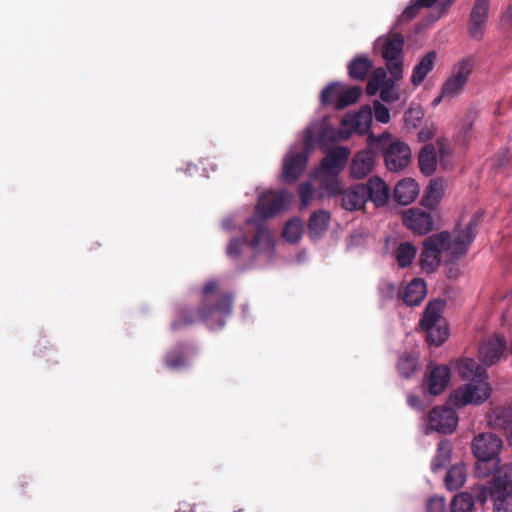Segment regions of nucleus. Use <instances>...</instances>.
<instances>
[{
  "label": "nucleus",
  "instance_id": "nucleus-1",
  "mask_svg": "<svg viewBox=\"0 0 512 512\" xmlns=\"http://www.w3.org/2000/svg\"><path fill=\"white\" fill-rule=\"evenodd\" d=\"M291 200L292 194L286 190H267L259 195L255 206L256 215L245 220L238 234L229 240L226 247L227 256L236 261L240 269L266 267L273 263L276 240L266 220L284 211Z\"/></svg>",
  "mask_w": 512,
  "mask_h": 512
},
{
  "label": "nucleus",
  "instance_id": "nucleus-2",
  "mask_svg": "<svg viewBox=\"0 0 512 512\" xmlns=\"http://www.w3.org/2000/svg\"><path fill=\"white\" fill-rule=\"evenodd\" d=\"M482 216L481 212H477L464 228L457 226L453 237L448 231L428 236L422 243V251L418 260L422 271L425 273L437 271L441 264L442 253H446L452 260L463 256L476 237V229Z\"/></svg>",
  "mask_w": 512,
  "mask_h": 512
},
{
  "label": "nucleus",
  "instance_id": "nucleus-3",
  "mask_svg": "<svg viewBox=\"0 0 512 512\" xmlns=\"http://www.w3.org/2000/svg\"><path fill=\"white\" fill-rule=\"evenodd\" d=\"M218 284L215 280L208 281L203 289V303L198 310L197 319L203 322L211 331L222 329L226 320L231 316L233 309L234 296L231 293H222L216 300L212 299L214 292L217 291ZM196 318L191 315L188 308H181L178 311L177 319L171 324V328L176 330L184 325L195 323Z\"/></svg>",
  "mask_w": 512,
  "mask_h": 512
},
{
  "label": "nucleus",
  "instance_id": "nucleus-4",
  "mask_svg": "<svg viewBox=\"0 0 512 512\" xmlns=\"http://www.w3.org/2000/svg\"><path fill=\"white\" fill-rule=\"evenodd\" d=\"M457 371L463 380L468 382L454 391L449 403L457 408L468 404L479 405L491 396L486 367L473 358H464L457 362Z\"/></svg>",
  "mask_w": 512,
  "mask_h": 512
},
{
  "label": "nucleus",
  "instance_id": "nucleus-5",
  "mask_svg": "<svg viewBox=\"0 0 512 512\" xmlns=\"http://www.w3.org/2000/svg\"><path fill=\"white\" fill-rule=\"evenodd\" d=\"M503 442L493 433H481L472 442V452L476 458L475 474L478 477L490 475L499 466V453Z\"/></svg>",
  "mask_w": 512,
  "mask_h": 512
},
{
  "label": "nucleus",
  "instance_id": "nucleus-6",
  "mask_svg": "<svg viewBox=\"0 0 512 512\" xmlns=\"http://www.w3.org/2000/svg\"><path fill=\"white\" fill-rule=\"evenodd\" d=\"M297 144L290 147L289 152L283 158L282 180L293 183L305 171L309 155L315 148L314 132L312 127H307L303 132V149L296 152Z\"/></svg>",
  "mask_w": 512,
  "mask_h": 512
},
{
  "label": "nucleus",
  "instance_id": "nucleus-7",
  "mask_svg": "<svg viewBox=\"0 0 512 512\" xmlns=\"http://www.w3.org/2000/svg\"><path fill=\"white\" fill-rule=\"evenodd\" d=\"M405 39L401 33L389 31L375 41V47H381V55L386 69L394 80L403 78Z\"/></svg>",
  "mask_w": 512,
  "mask_h": 512
},
{
  "label": "nucleus",
  "instance_id": "nucleus-8",
  "mask_svg": "<svg viewBox=\"0 0 512 512\" xmlns=\"http://www.w3.org/2000/svg\"><path fill=\"white\" fill-rule=\"evenodd\" d=\"M443 306L441 300L430 301L419 322L421 329L426 332V341L434 346H440L449 336L447 323L442 317Z\"/></svg>",
  "mask_w": 512,
  "mask_h": 512
},
{
  "label": "nucleus",
  "instance_id": "nucleus-9",
  "mask_svg": "<svg viewBox=\"0 0 512 512\" xmlns=\"http://www.w3.org/2000/svg\"><path fill=\"white\" fill-rule=\"evenodd\" d=\"M494 512H512V467L499 470L490 482Z\"/></svg>",
  "mask_w": 512,
  "mask_h": 512
},
{
  "label": "nucleus",
  "instance_id": "nucleus-10",
  "mask_svg": "<svg viewBox=\"0 0 512 512\" xmlns=\"http://www.w3.org/2000/svg\"><path fill=\"white\" fill-rule=\"evenodd\" d=\"M372 142H377L383 145L384 161L388 170L398 172L405 169L411 161V149L403 141H391L386 147L384 142L390 139L388 133H384L379 137H374L372 134L369 136Z\"/></svg>",
  "mask_w": 512,
  "mask_h": 512
},
{
  "label": "nucleus",
  "instance_id": "nucleus-11",
  "mask_svg": "<svg viewBox=\"0 0 512 512\" xmlns=\"http://www.w3.org/2000/svg\"><path fill=\"white\" fill-rule=\"evenodd\" d=\"M473 67V57H466L455 63L452 67L451 74L441 86L442 96H446V98H450L451 100L458 97L463 92L473 71Z\"/></svg>",
  "mask_w": 512,
  "mask_h": 512
},
{
  "label": "nucleus",
  "instance_id": "nucleus-12",
  "mask_svg": "<svg viewBox=\"0 0 512 512\" xmlns=\"http://www.w3.org/2000/svg\"><path fill=\"white\" fill-rule=\"evenodd\" d=\"M324 157L315 170L316 176H339L347 165L350 150L345 146L321 150Z\"/></svg>",
  "mask_w": 512,
  "mask_h": 512
},
{
  "label": "nucleus",
  "instance_id": "nucleus-13",
  "mask_svg": "<svg viewBox=\"0 0 512 512\" xmlns=\"http://www.w3.org/2000/svg\"><path fill=\"white\" fill-rule=\"evenodd\" d=\"M458 424V416L451 407H434L429 413V423L424 427V433L428 435L432 431L441 434L452 433Z\"/></svg>",
  "mask_w": 512,
  "mask_h": 512
},
{
  "label": "nucleus",
  "instance_id": "nucleus-14",
  "mask_svg": "<svg viewBox=\"0 0 512 512\" xmlns=\"http://www.w3.org/2000/svg\"><path fill=\"white\" fill-rule=\"evenodd\" d=\"M309 127H312L315 144L317 143L321 150L332 149L338 140H346L350 137V132H346L342 125L339 129H335L323 121L314 122Z\"/></svg>",
  "mask_w": 512,
  "mask_h": 512
},
{
  "label": "nucleus",
  "instance_id": "nucleus-15",
  "mask_svg": "<svg viewBox=\"0 0 512 512\" xmlns=\"http://www.w3.org/2000/svg\"><path fill=\"white\" fill-rule=\"evenodd\" d=\"M372 120V108L369 105H365L358 112L347 113L342 119V126L350 134L355 132L359 135H364L370 131Z\"/></svg>",
  "mask_w": 512,
  "mask_h": 512
},
{
  "label": "nucleus",
  "instance_id": "nucleus-16",
  "mask_svg": "<svg viewBox=\"0 0 512 512\" xmlns=\"http://www.w3.org/2000/svg\"><path fill=\"white\" fill-rule=\"evenodd\" d=\"M403 223L411 231L419 235L428 234L434 227L430 213L419 208H411L403 213Z\"/></svg>",
  "mask_w": 512,
  "mask_h": 512
},
{
  "label": "nucleus",
  "instance_id": "nucleus-17",
  "mask_svg": "<svg viewBox=\"0 0 512 512\" xmlns=\"http://www.w3.org/2000/svg\"><path fill=\"white\" fill-rule=\"evenodd\" d=\"M506 349V340L495 335L482 342L479 347V358L486 367H489L501 359Z\"/></svg>",
  "mask_w": 512,
  "mask_h": 512
},
{
  "label": "nucleus",
  "instance_id": "nucleus-18",
  "mask_svg": "<svg viewBox=\"0 0 512 512\" xmlns=\"http://www.w3.org/2000/svg\"><path fill=\"white\" fill-rule=\"evenodd\" d=\"M489 0H476L469 20L468 32L474 39H481L486 25Z\"/></svg>",
  "mask_w": 512,
  "mask_h": 512
},
{
  "label": "nucleus",
  "instance_id": "nucleus-19",
  "mask_svg": "<svg viewBox=\"0 0 512 512\" xmlns=\"http://www.w3.org/2000/svg\"><path fill=\"white\" fill-rule=\"evenodd\" d=\"M488 423L493 429L503 431L512 445V405L492 409L488 414Z\"/></svg>",
  "mask_w": 512,
  "mask_h": 512
},
{
  "label": "nucleus",
  "instance_id": "nucleus-20",
  "mask_svg": "<svg viewBox=\"0 0 512 512\" xmlns=\"http://www.w3.org/2000/svg\"><path fill=\"white\" fill-rule=\"evenodd\" d=\"M195 354L194 346L179 343L167 352L164 362L169 369L179 370L186 367L190 358Z\"/></svg>",
  "mask_w": 512,
  "mask_h": 512
},
{
  "label": "nucleus",
  "instance_id": "nucleus-21",
  "mask_svg": "<svg viewBox=\"0 0 512 512\" xmlns=\"http://www.w3.org/2000/svg\"><path fill=\"white\" fill-rule=\"evenodd\" d=\"M375 159L371 150L365 149L357 152L350 164V176L354 179H363L370 174L374 168Z\"/></svg>",
  "mask_w": 512,
  "mask_h": 512
},
{
  "label": "nucleus",
  "instance_id": "nucleus-22",
  "mask_svg": "<svg viewBox=\"0 0 512 512\" xmlns=\"http://www.w3.org/2000/svg\"><path fill=\"white\" fill-rule=\"evenodd\" d=\"M366 190L367 202L371 201L375 206H384L390 196V190L388 185L379 177H371L366 184H364Z\"/></svg>",
  "mask_w": 512,
  "mask_h": 512
},
{
  "label": "nucleus",
  "instance_id": "nucleus-23",
  "mask_svg": "<svg viewBox=\"0 0 512 512\" xmlns=\"http://www.w3.org/2000/svg\"><path fill=\"white\" fill-rule=\"evenodd\" d=\"M366 190L364 184H355L344 189L342 193V207L347 211L361 209L367 202Z\"/></svg>",
  "mask_w": 512,
  "mask_h": 512
},
{
  "label": "nucleus",
  "instance_id": "nucleus-24",
  "mask_svg": "<svg viewBox=\"0 0 512 512\" xmlns=\"http://www.w3.org/2000/svg\"><path fill=\"white\" fill-rule=\"evenodd\" d=\"M450 369L446 365H438L431 369L427 378V386L431 395H440L450 381Z\"/></svg>",
  "mask_w": 512,
  "mask_h": 512
},
{
  "label": "nucleus",
  "instance_id": "nucleus-25",
  "mask_svg": "<svg viewBox=\"0 0 512 512\" xmlns=\"http://www.w3.org/2000/svg\"><path fill=\"white\" fill-rule=\"evenodd\" d=\"M426 294V282L422 278H414L401 292V301L407 306H417L424 300Z\"/></svg>",
  "mask_w": 512,
  "mask_h": 512
},
{
  "label": "nucleus",
  "instance_id": "nucleus-26",
  "mask_svg": "<svg viewBox=\"0 0 512 512\" xmlns=\"http://www.w3.org/2000/svg\"><path fill=\"white\" fill-rule=\"evenodd\" d=\"M419 194V185L413 178L400 180L394 188V198L400 205L411 204Z\"/></svg>",
  "mask_w": 512,
  "mask_h": 512
},
{
  "label": "nucleus",
  "instance_id": "nucleus-27",
  "mask_svg": "<svg viewBox=\"0 0 512 512\" xmlns=\"http://www.w3.org/2000/svg\"><path fill=\"white\" fill-rule=\"evenodd\" d=\"M436 58L437 53L430 51L415 65L411 75V83L413 86L418 87L424 82L427 75L434 69Z\"/></svg>",
  "mask_w": 512,
  "mask_h": 512
},
{
  "label": "nucleus",
  "instance_id": "nucleus-28",
  "mask_svg": "<svg viewBox=\"0 0 512 512\" xmlns=\"http://www.w3.org/2000/svg\"><path fill=\"white\" fill-rule=\"evenodd\" d=\"M330 213L326 210H317L309 218L308 234L311 239H318L326 232L329 222Z\"/></svg>",
  "mask_w": 512,
  "mask_h": 512
},
{
  "label": "nucleus",
  "instance_id": "nucleus-29",
  "mask_svg": "<svg viewBox=\"0 0 512 512\" xmlns=\"http://www.w3.org/2000/svg\"><path fill=\"white\" fill-rule=\"evenodd\" d=\"M347 68L350 78L363 81L373 68V61L365 55H358L348 63Z\"/></svg>",
  "mask_w": 512,
  "mask_h": 512
},
{
  "label": "nucleus",
  "instance_id": "nucleus-30",
  "mask_svg": "<svg viewBox=\"0 0 512 512\" xmlns=\"http://www.w3.org/2000/svg\"><path fill=\"white\" fill-rule=\"evenodd\" d=\"M319 178V197L335 198L341 196L344 187L339 176H317Z\"/></svg>",
  "mask_w": 512,
  "mask_h": 512
},
{
  "label": "nucleus",
  "instance_id": "nucleus-31",
  "mask_svg": "<svg viewBox=\"0 0 512 512\" xmlns=\"http://www.w3.org/2000/svg\"><path fill=\"white\" fill-rule=\"evenodd\" d=\"M420 171L430 176L434 173L437 167L436 149L432 144L425 145L418 157Z\"/></svg>",
  "mask_w": 512,
  "mask_h": 512
},
{
  "label": "nucleus",
  "instance_id": "nucleus-32",
  "mask_svg": "<svg viewBox=\"0 0 512 512\" xmlns=\"http://www.w3.org/2000/svg\"><path fill=\"white\" fill-rule=\"evenodd\" d=\"M417 255V248L411 242H401L394 251L395 260L400 268L409 267Z\"/></svg>",
  "mask_w": 512,
  "mask_h": 512
},
{
  "label": "nucleus",
  "instance_id": "nucleus-33",
  "mask_svg": "<svg viewBox=\"0 0 512 512\" xmlns=\"http://www.w3.org/2000/svg\"><path fill=\"white\" fill-rule=\"evenodd\" d=\"M466 480V468L462 463L453 465L449 468L445 476V485L448 490H458L463 486Z\"/></svg>",
  "mask_w": 512,
  "mask_h": 512
},
{
  "label": "nucleus",
  "instance_id": "nucleus-34",
  "mask_svg": "<svg viewBox=\"0 0 512 512\" xmlns=\"http://www.w3.org/2000/svg\"><path fill=\"white\" fill-rule=\"evenodd\" d=\"M418 367V355L415 352H404L398 360L397 369L404 378L414 375Z\"/></svg>",
  "mask_w": 512,
  "mask_h": 512
},
{
  "label": "nucleus",
  "instance_id": "nucleus-35",
  "mask_svg": "<svg viewBox=\"0 0 512 512\" xmlns=\"http://www.w3.org/2000/svg\"><path fill=\"white\" fill-rule=\"evenodd\" d=\"M443 195V185L439 180H431L425 195L421 200L423 206L427 208H435L440 202Z\"/></svg>",
  "mask_w": 512,
  "mask_h": 512
},
{
  "label": "nucleus",
  "instance_id": "nucleus-36",
  "mask_svg": "<svg viewBox=\"0 0 512 512\" xmlns=\"http://www.w3.org/2000/svg\"><path fill=\"white\" fill-rule=\"evenodd\" d=\"M452 455V445L448 440H442L439 442L437 447V453L431 463V469L433 472L445 467L450 462Z\"/></svg>",
  "mask_w": 512,
  "mask_h": 512
},
{
  "label": "nucleus",
  "instance_id": "nucleus-37",
  "mask_svg": "<svg viewBox=\"0 0 512 512\" xmlns=\"http://www.w3.org/2000/svg\"><path fill=\"white\" fill-rule=\"evenodd\" d=\"M303 222L299 218H292L286 222L283 228V238L289 243L298 242L303 234Z\"/></svg>",
  "mask_w": 512,
  "mask_h": 512
},
{
  "label": "nucleus",
  "instance_id": "nucleus-38",
  "mask_svg": "<svg viewBox=\"0 0 512 512\" xmlns=\"http://www.w3.org/2000/svg\"><path fill=\"white\" fill-rule=\"evenodd\" d=\"M343 88H345L343 86ZM362 94V89L359 86H353L348 89H342L339 99L335 102L336 109H344L358 101Z\"/></svg>",
  "mask_w": 512,
  "mask_h": 512
},
{
  "label": "nucleus",
  "instance_id": "nucleus-39",
  "mask_svg": "<svg viewBox=\"0 0 512 512\" xmlns=\"http://www.w3.org/2000/svg\"><path fill=\"white\" fill-rule=\"evenodd\" d=\"M474 507L473 496L469 492H461L454 496L451 502V512H472Z\"/></svg>",
  "mask_w": 512,
  "mask_h": 512
},
{
  "label": "nucleus",
  "instance_id": "nucleus-40",
  "mask_svg": "<svg viewBox=\"0 0 512 512\" xmlns=\"http://www.w3.org/2000/svg\"><path fill=\"white\" fill-rule=\"evenodd\" d=\"M343 89V84L340 82H332L327 85L320 94V102L321 105H334L337 99H339L341 95V91Z\"/></svg>",
  "mask_w": 512,
  "mask_h": 512
},
{
  "label": "nucleus",
  "instance_id": "nucleus-41",
  "mask_svg": "<svg viewBox=\"0 0 512 512\" xmlns=\"http://www.w3.org/2000/svg\"><path fill=\"white\" fill-rule=\"evenodd\" d=\"M392 76L381 86L380 98L382 101L387 103L395 102L399 99V91L395 86V82Z\"/></svg>",
  "mask_w": 512,
  "mask_h": 512
},
{
  "label": "nucleus",
  "instance_id": "nucleus-42",
  "mask_svg": "<svg viewBox=\"0 0 512 512\" xmlns=\"http://www.w3.org/2000/svg\"><path fill=\"white\" fill-rule=\"evenodd\" d=\"M379 293L383 300L397 299L401 300L400 289L390 281H381L379 284Z\"/></svg>",
  "mask_w": 512,
  "mask_h": 512
},
{
  "label": "nucleus",
  "instance_id": "nucleus-43",
  "mask_svg": "<svg viewBox=\"0 0 512 512\" xmlns=\"http://www.w3.org/2000/svg\"><path fill=\"white\" fill-rule=\"evenodd\" d=\"M298 193L301 199V209L308 208L311 200L315 197V190L310 183H301L298 187Z\"/></svg>",
  "mask_w": 512,
  "mask_h": 512
},
{
  "label": "nucleus",
  "instance_id": "nucleus-44",
  "mask_svg": "<svg viewBox=\"0 0 512 512\" xmlns=\"http://www.w3.org/2000/svg\"><path fill=\"white\" fill-rule=\"evenodd\" d=\"M372 112L377 122L387 124L390 121V110L380 101L373 102Z\"/></svg>",
  "mask_w": 512,
  "mask_h": 512
},
{
  "label": "nucleus",
  "instance_id": "nucleus-45",
  "mask_svg": "<svg viewBox=\"0 0 512 512\" xmlns=\"http://www.w3.org/2000/svg\"><path fill=\"white\" fill-rule=\"evenodd\" d=\"M423 111L419 107L409 108L405 112V124L407 127L416 128L423 118Z\"/></svg>",
  "mask_w": 512,
  "mask_h": 512
},
{
  "label": "nucleus",
  "instance_id": "nucleus-46",
  "mask_svg": "<svg viewBox=\"0 0 512 512\" xmlns=\"http://www.w3.org/2000/svg\"><path fill=\"white\" fill-rule=\"evenodd\" d=\"M470 493L473 496L474 502L476 500L478 503L484 505L490 496V487L488 488L485 485L477 484L471 488Z\"/></svg>",
  "mask_w": 512,
  "mask_h": 512
},
{
  "label": "nucleus",
  "instance_id": "nucleus-47",
  "mask_svg": "<svg viewBox=\"0 0 512 512\" xmlns=\"http://www.w3.org/2000/svg\"><path fill=\"white\" fill-rule=\"evenodd\" d=\"M426 512H446V501L441 496H432L426 502Z\"/></svg>",
  "mask_w": 512,
  "mask_h": 512
},
{
  "label": "nucleus",
  "instance_id": "nucleus-48",
  "mask_svg": "<svg viewBox=\"0 0 512 512\" xmlns=\"http://www.w3.org/2000/svg\"><path fill=\"white\" fill-rule=\"evenodd\" d=\"M422 8V4L419 3L418 0H412L410 4L403 10L402 15L399 17L398 21H409L413 19Z\"/></svg>",
  "mask_w": 512,
  "mask_h": 512
},
{
  "label": "nucleus",
  "instance_id": "nucleus-49",
  "mask_svg": "<svg viewBox=\"0 0 512 512\" xmlns=\"http://www.w3.org/2000/svg\"><path fill=\"white\" fill-rule=\"evenodd\" d=\"M370 79H372L375 83H379L383 85L387 79V70L384 67H378L373 70Z\"/></svg>",
  "mask_w": 512,
  "mask_h": 512
},
{
  "label": "nucleus",
  "instance_id": "nucleus-50",
  "mask_svg": "<svg viewBox=\"0 0 512 512\" xmlns=\"http://www.w3.org/2000/svg\"><path fill=\"white\" fill-rule=\"evenodd\" d=\"M473 122H474L473 118L469 116L461 124L460 132H461L464 140H466L470 136V133H471L472 127H473Z\"/></svg>",
  "mask_w": 512,
  "mask_h": 512
},
{
  "label": "nucleus",
  "instance_id": "nucleus-51",
  "mask_svg": "<svg viewBox=\"0 0 512 512\" xmlns=\"http://www.w3.org/2000/svg\"><path fill=\"white\" fill-rule=\"evenodd\" d=\"M221 227L224 231H232L236 229L235 216L228 215L222 219Z\"/></svg>",
  "mask_w": 512,
  "mask_h": 512
},
{
  "label": "nucleus",
  "instance_id": "nucleus-52",
  "mask_svg": "<svg viewBox=\"0 0 512 512\" xmlns=\"http://www.w3.org/2000/svg\"><path fill=\"white\" fill-rule=\"evenodd\" d=\"M363 242L364 235L361 232L354 231L349 237L348 247L360 246Z\"/></svg>",
  "mask_w": 512,
  "mask_h": 512
},
{
  "label": "nucleus",
  "instance_id": "nucleus-53",
  "mask_svg": "<svg viewBox=\"0 0 512 512\" xmlns=\"http://www.w3.org/2000/svg\"><path fill=\"white\" fill-rule=\"evenodd\" d=\"M408 405L418 411H422L424 409L422 400L416 395L408 396Z\"/></svg>",
  "mask_w": 512,
  "mask_h": 512
},
{
  "label": "nucleus",
  "instance_id": "nucleus-54",
  "mask_svg": "<svg viewBox=\"0 0 512 512\" xmlns=\"http://www.w3.org/2000/svg\"><path fill=\"white\" fill-rule=\"evenodd\" d=\"M381 86V84L375 83L372 79H369L366 86V92L369 96H374L378 91L380 92Z\"/></svg>",
  "mask_w": 512,
  "mask_h": 512
},
{
  "label": "nucleus",
  "instance_id": "nucleus-55",
  "mask_svg": "<svg viewBox=\"0 0 512 512\" xmlns=\"http://www.w3.org/2000/svg\"><path fill=\"white\" fill-rule=\"evenodd\" d=\"M454 1L455 0H443L442 1L441 5L439 7V15H438L437 19L440 18L442 15H444L448 11L449 7L452 5V3Z\"/></svg>",
  "mask_w": 512,
  "mask_h": 512
},
{
  "label": "nucleus",
  "instance_id": "nucleus-56",
  "mask_svg": "<svg viewBox=\"0 0 512 512\" xmlns=\"http://www.w3.org/2000/svg\"><path fill=\"white\" fill-rule=\"evenodd\" d=\"M504 21L512 24V4L507 8L503 15Z\"/></svg>",
  "mask_w": 512,
  "mask_h": 512
},
{
  "label": "nucleus",
  "instance_id": "nucleus-57",
  "mask_svg": "<svg viewBox=\"0 0 512 512\" xmlns=\"http://www.w3.org/2000/svg\"><path fill=\"white\" fill-rule=\"evenodd\" d=\"M176 512H193V508L188 503H181Z\"/></svg>",
  "mask_w": 512,
  "mask_h": 512
},
{
  "label": "nucleus",
  "instance_id": "nucleus-58",
  "mask_svg": "<svg viewBox=\"0 0 512 512\" xmlns=\"http://www.w3.org/2000/svg\"><path fill=\"white\" fill-rule=\"evenodd\" d=\"M442 100H445V101H452L450 98H446V96H442V90L440 91V94L438 97H436L433 102H432V105L433 106H437L441 103Z\"/></svg>",
  "mask_w": 512,
  "mask_h": 512
},
{
  "label": "nucleus",
  "instance_id": "nucleus-59",
  "mask_svg": "<svg viewBox=\"0 0 512 512\" xmlns=\"http://www.w3.org/2000/svg\"><path fill=\"white\" fill-rule=\"evenodd\" d=\"M437 0H418L419 3L422 4V7L429 8L432 7Z\"/></svg>",
  "mask_w": 512,
  "mask_h": 512
},
{
  "label": "nucleus",
  "instance_id": "nucleus-60",
  "mask_svg": "<svg viewBox=\"0 0 512 512\" xmlns=\"http://www.w3.org/2000/svg\"><path fill=\"white\" fill-rule=\"evenodd\" d=\"M192 170H197V167L195 165L188 164V167L185 170V172L188 173L189 175H192Z\"/></svg>",
  "mask_w": 512,
  "mask_h": 512
},
{
  "label": "nucleus",
  "instance_id": "nucleus-61",
  "mask_svg": "<svg viewBox=\"0 0 512 512\" xmlns=\"http://www.w3.org/2000/svg\"><path fill=\"white\" fill-rule=\"evenodd\" d=\"M247 309H248L247 305L242 306V313H243L244 317L246 316Z\"/></svg>",
  "mask_w": 512,
  "mask_h": 512
},
{
  "label": "nucleus",
  "instance_id": "nucleus-62",
  "mask_svg": "<svg viewBox=\"0 0 512 512\" xmlns=\"http://www.w3.org/2000/svg\"><path fill=\"white\" fill-rule=\"evenodd\" d=\"M305 257V252L299 254L298 260L301 261Z\"/></svg>",
  "mask_w": 512,
  "mask_h": 512
},
{
  "label": "nucleus",
  "instance_id": "nucleus-63",
  "mask_svg": "<svg viewBox=\"0 0 512 512\" xmlns=\"http://www.w3.org/2000/svg\"><path fill=\"white\" fill-rule=\"evenodd\" d=\"M419 137H420V138H422V139L424 138V131H423V130H422V131H420V133H419Z\"/></svg>",
  "mask_w": 512,
  "mask_h": 512
}]
</instances>
